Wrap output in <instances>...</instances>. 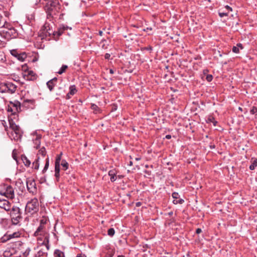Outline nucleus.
Listing matches in <instances>:
<instances>
[{"instance_id":"nucleus-51","label":"nucleus","mask_w":257,"mask_h":257,"mask_svg":"<svg viewBox=\"0 0 257 257\" xmlns=\"http://www.w3.org/2000/svg\"><path fill=\"white\" fill-rule=\"evenodd\" d=\"M225 9L226 10H227L228 11V12L229 11H232V8L231 7H230L228 5H226L225 7Z\"/></svg>"},{"instance_id":"nucleus-55","label":"nucleus","mask_w":257,"mask_h":257,"mask_svg":"<svg viewBox=\"0 0 257 257\" xmlns=\"http://www.w3.org/2000/svg\"><path fill=\"white\" fill-rule=\"evenodd\" d=\"M142 205V203L141 202H138L136 203V206L137 207H140Z\"/></svg>"},{"instance_id":"nucleus-50","label":"nucleus","mask_w":257,"mask_h":257,"mask_svg":"<svg viewBox=\"0 0 257 257\" xmlns=\"http://www.w3.org/2000/svg\"><path fill=\"white\" fill-rule=\"evenodd\" d=\"M144 173L147 174L148 176H150L151 175V171L149 170H145L144 171Z\"/></svg>"},{"instance_id":"nucleus-19","label":"nucleus","mask_w":257,"mask_h":257,"mask_svg":"<svg viewBox=\"0 0 257 257\" xmlns=\"http://www.w3.org/2000/svg\"><path fill=\"white\" fill-rule=\"evenodd\" d=\"M55 177L57 182H58L60 178V165H55Z\"/></svg>"},{"instance_id":"nucleus-23","label":"nucleus","mask_w":257,"mask_h":257,"mask_svg":"<svg viewBox=\"0 0 257 257\" xmlns=\"http://www.w3.org/2000/svg\"><path fill=\"white\" fill-rule=\"evenodd\" d=\"M49 166V160L48 157L45 159V164L44 169L42 170V173H45L48 169Z\"/></svg>"},{"instance_id":"nucleus-6","label":"nucleus","mask_w":257,"mask_h":257,"mask_svg":"<svg viewBox=\"0 0 257 257\" xmlns=\"http://www.w3.org/2000/svg\"><path fill=\"white\" fill-rule=\"evenodd\" d=\"M17 88V85L11 82H7L2 84L0 87L1 92H9L10 93L15 92Z\"/></svg>"},{"instance_id":"nucleus-3","label":"nucleus","mask_w":257,"mask_h":257,"mask_svg":"<svg viewBox=\"0 0 257 257\" xmlns=\"http://www.w3.org/2000/svg\"><path fill=\"white\" fill-rule=\"evenodd\" d=\"M1 29L0 31L1 35L7 40L16 38L18 35L17 30L13 27H5L4 24V26Z\"/></svg>"},{"instance_id":"nucleus-29","label":"nucleus","mask_w":257,"mask_h":257,"mask_svg":"<svg viewBox=\"0 0 257 257\" xmlns=\"http://www.w3.org/2000/svg\"><path fill=\"white\" fill-rule=\"evenodd\" d=\"M61 165L64 168V170H66L68 168V163L65 160L62 161Z\"/></svg>"},{"instance_id":"nucleus-31","label":"nucleus","mask_w":257,"mask_h":257,"mask_svg":"<svg viewBox=\"0 0 257 257\" xmlns=\"http://www.w3.org/2000/svg\"><path fill=\"white\" fill-rule=\"evenodd\" d=\"M13 255V252H12L10 250H6L4 253L3 255L4 257H10Z\"/></svg>"},{"instance_id":"nucleus-22","label":"nucleus","mask_w":257,"mask_h":257,"mask_svg":"<svg viewBox=\"0 0 257 257\" xmlns=\"http://www.w3.org/2000/svg\"><path fill=\"white\" fill-rule=\"evenodd\" d=\"M77 92V89L75 85H70L69 87V94H71V95H73Z\"/></svg>"},{"instance_id":"nucleus-39","label":"nucleus","mask_w":257,"mask_h":257,"mask_svg":"<svg viewBox=\"0 0 257 257\" xmlns=\"http://www.w3.org/2000/svg\"><path fill=\"white\" fill-rule=\"evenodd\" d=\"M256 112H257V108L253 106L250 110V113L252 114H254Z\"/></svg>"},{"instance_id":"nucleus-52","label":"nucleus","mask_w":257,"mask_h":257,"mask_svg":"<svg viewBox=\"0 0 257 257\" xmlns=\"http://www.w3.org/2000/svg\"><path fill=\"white\" fill-rule=\"evenodd\" d=\"M201 232H202V229H201V228H198L196 230V233L197 234H199V233H200Z\"/></svg>"},{"instance_id":"nucleus-36","label":"nucleus","mask_w":257,"mask_h":257,"mask_svg":"<svg viewBox=\"0 0 257 257\" xmlns=\"http://www.w3.org/2000/svg\"><path fill=\"white\" fill-rule=\"evenodd\" d=\"M61 155H62V153H61V154H60L59 156H58L57 157L56 161H55V165H60V161H61Z\"/></svg>"},{"instance_id":"nucleus-14","label":"nucleus","mask_w":257,"mask_h":257,"mask_svg":"<svg viewBox=\"0 0 257 257\" xmlns=\"http://www.w3.org/2000/svg\"><path fill=\"white\" fill-rule=\"evenodd\" d=\"M68 29H71V28L67 26H65L64 25H61L58 29L57 32H54L53 35L55 36L56 34L57 36H61L64 32V31L68 30Z\"/></svg>"},{"instance_id":"nucleus-26","label":"nucleus","mask_w":257,"mask_h":257,"mask_svg":"<svg viewBox=\"0 0 257 257\" xmlns=\"http://www.w3.org/2000/svg\"><path fill=\"white\" fill-rule=\"evenodd\" d=\"M257 167V159H254L251 163V164L249 166V169L253 170Z\"/></svg>"},{"instance_id":"nucleus-63","label":"nucleus","mask_w":257,"mask_h":257,"mask_svg":"<svg viewBox=\"0 0 257 257\" xmlns=\"http://www.w3.org/2000/svg\"><path fill=\"white\" fill-rule=\"evenodd\" d=\"M109 73H110V74H113V73H114V71H113L112 69H110L109 70Z\"/></svg>"},{"instance_id":"nucleus-16","label":"nucleus","mask_w":257,"mask_h":257,"mask_svg":"<svg viewBox=\"0 0 257 257\" xmlns=\"http://www.w3.org/2000/svg\"><path fill=\"white\" fill-rule=\"evenodd\" d=\"M45 232V226L42 225H39L36 231L34 232V235L37 236L44 234Z\"/></svg>"},{"instance_id":"nucleus-33","label":"nucleus","mask_w":257,"mask_h":257,"mask_svg":"<svg viewBox=\"0 0 257 257\" xmlns=\"http://www.w3.org/2000/svg\"><path fill=\"white\" fill-rule=\"evenodd\" d=\"M31 251V249L30 247H27L25 250V251H22L23 254V256L24 257H26L29 254Z\"/></svg>"},{"instance_id":"nucleus-28","label":"nucleus","mask_w":257,"mask_h":257,"mask_svg":"<svg viewBox=\"0 0 257 257\" xmlns=\"http://www.w3.org/2000/svg\"><path fill=\"white\" fill-rule=\"evenodd\" d=\"M39 153L42 156L43 158H44L46 155V151L45 147H42L39 151Z\"/></svg>"},{"instance_id":"nucleus-56","label":"nucleus","mask_w":257,"mask_h":257,"mask_svg":"<svg viewBox=\"0 0 257 257\" xmlns=\"http://www.w3.org/2000/svg\"><path fill=\"white\" fill-rule=\"evenodd\" d=\"M165 138L167 139H170L171 138V136L170 135H167L166 136Z\"/></svg>"},{"instance_id":"nucleus-20","label":"nucleus","mask_w":257,"mask_h":257,"mask_svg":"<svg viewBox=\"0 0 257 257\" xmlns=\"http://www.w3.org/2000/svg\"><path fill=\"white\" fill-rule=\"evenodd\" d=\"M40 157H38L32 163V168L35 170H38L40 166Z\"/></svg>"},{"instance_id":"nucleus-42","label":"nucleus","mask_w":257,"mask_h":257,"mask_svg":"<svg viewBox=\"0 0 257 257\" xmlns=\"http://www.w3.org/2000/svg\"><path fill=\"white\" fill-rule=\"evenodd\" d=\"M232 50V52L235 53H238L239 52V48H238L237 47H236V46H233Z\"/></svg>"},{"instance_id":"nucleus-54","label":"nucleus","mask_w":257,"mask_h":257,"mask_svg":"<svg viewBox=\"0 0 257 257\" xmlns=\"http://www.w3.org/2000/svg\"><path fill=\"white\" fill-rule=\"evenodd\" d=\"M4 46H5V43L3 41L0 40V47H3Z\"/></svg>"},{"instance_id":"nucleus-4","label":"nucleus","mask_w":257,"mask_h":257,"mask_svg":"<svg viewBox=\"0 0 257 257\" xmlns=\"http://www.w3.org/2000/svg\"><path fill=\"white\" fill-rule=\"evenodd\" d=\"M39 203L38 200L34 198L27 202L25 210L28 213L33 215L39 211Z\"/></svg>"},{"instance_id":"nucleus-62","label":"nucleus","mask_w":257,"mask_h":257,"mask_svg":"<svg viewBox=\"0 0 257 257\" xmlns=\"http://www.w3.org/2000/svg\"><path fill=\"white\" fill-rule=\"evenodd\" d=\"M98 34L100 35V36H102V34H103V31H99V32H98Z\"/></svg>"},{"instance_id":"nucleus-59","label":"nucleus","mask_w":257,"mask_h":257,"mask_svg":"<svg viewBox=\"0 0 257 257\" xmlns=\"http://www.w3.org/2000/svg\"><path fill=\"white\" fill-rule=\"evenodd\" d=\"M212 123L214 126H216L217 123V121L214 120Z\"/></svg>"},{"instance_id":"nucleus-49","label":"nucleus","mask_w":257,"mask_h":257,"mask_svg":"<svg viewBox=\"0 0 257 257\" xmlns=\"http://www.w3.org/2000/svg\"><path fill=\"white\" fill-rule=\"evenodd\" d=\"M236 47H237L238 48H239V49H241V50L243 48L242 45L241 43L237 44Z\"/></svg>"},{"instance_id":"nucleus-64","label":"nucleus","mask_w":257,"mask_h":257,"mask_svg":"<svg viewBox=\"0 0 257 257\" xmlns=\"http://www.w3.org/2000/svg\"><path fill=\"white\" fill-rule=\"evenodd\" d=\"M129 166H131L133 165V162L130 161L128 163V164Z\"/></svg>"},{"instance_id":"nucleus-61","label":"nucleus","mask_w":257,"mask_h":257,"mask_svg":"<svg viewBox=\"0 0 257 257\" xmlns=\"http://www.w3.org/2000/svg\"><path fill=\"white\" fill-rule=\"evenodd\" d=\"M25 102H32L33 101V100H30V99H26L25 100Z\"/></svg>"},{"instance_id":"nucleus-34","label":"nucleus","mask_w":257,"mask_h":257,"mask_svg":"<svg viewBox=\"0 0 257 257\" xmlns=\"http://www.w3.org/2000/svg\"><path fill=\"white\" fill-rule=\"evenodd\" d=\"M218 15L220 18H223L228 15V12H222L220 10L218 12Z\"/></svg>"},{"instance_id":"nucleus-41","label":"nucleus","mask_w":257,"mask_h":257,"mask_svg":"<svg viewBox=\"0 0 257 257\" xmlns=\"http://www.w3.org/2000/svg\"><path fill=\"white\" fill-rule=\"evenodd\" d=\"M215 120L214 118L212 116H209L208 118H207V119L206 120V122L207 123H209V122H213V121Z\"/></svg>"},{"instance_id":"nucleus-30","label":"nucleus","mask_w":257,"mask_h":257,"mask_svg":"<svg viewBox=\"0 0 257 257\" xmlns=\"http://www.w3.org/2000/svg\"><path fill=\"white\" fill-rule=\"evenodd\" d=\"M106 40L105 39H102L100 42L101 44H102L101 46V48L103 49H106L108 48V44H106Z\"/></svg>"},{"instance_id":"nucleus-13","label":"nucleus","mask_w":257,"mask_h":257,"mask_svg":"<svg viewBox=\"0 0 257 257\" xmlns=\"http://www.w3.org/2000/svg\"><path fill=\"white\" fill-rule=\"evenodd\" d=\"M11 127L13 130L12 133L17 134L18 135V137L17 138H16L17 139V141L21 140L22 137V133L19 126L14 124L11 125Z\"/></svg>"},{"instance_id":"nucleus-24","label":"nucleus","mask_w":257,"mask_h":257,"mask_svg":"<svg viewBox=\"0 0 257 257\" xmlns=\"http://www.w3.org/2000/svg\"><path fill=\"white\" fill-rule=\"evenodd\" d=\"M46 84H47V86L48 89H49V90L50 91H53V90L54 89V87L56 85V84L50 81H48L47 82Z\"/></svg>"},{"instance_id":"nucleus-44","label":"nucleus","mask_w":257,"mask_h":257,"mask_svg":"<svg viewBox=\"0 0 257 257\" xmlns=\"http://www.w3.org/2000/svg\"><path fill=\"white\" fill-rule=\"evenodd\" d=\"M46 222H47L46 219H41L40 220V224L45 226V225L46 223Z\"/></svg>"},{"instance_id":"nucleus-47","label":"nucleus","mask_w":257,"mask_h":257,"mask_svg":"<svg viewBox=\"0 0 257 257\" xmlns=\"http://www.w3.org/2000/svg\"><path fill=\"white\" fill-rule=\"evenodd\" d=\"M2 16L0 14V28H3V27L4 26V24H3L2 23Z\"/></svg>"},{"instance_id":"nucleus-12","label":"nucleus","mask_w":257,"mask_h":257,"mask_svg":"<svg viewBox=\"0 0 257 257\" xmlns=\"http://www.w3.org/2000/svg\"><path fill=\"white\" fill-rule=\"evenodd\" d=\"M3 194L8 198H14L15 197V194L13 187L11 185L7 186L6 190Z\"/></svg>"},{"instance_id":"nucleus-53","label":"nucleus","mask_w":257,"mask_h":257,"mask_svg":"<svg viewBox=\"0 0 257 257\" xmlns=\"http://www.w3.org/2000/svg\"><path fill=\"white\" fill-rule=\"evenodd\" d=\"M12 136H13V139L17 141V139L16 138H17L18 136V135L17 134H13L12 133Z\"/></svg>"},{"instance_id":"nucleus-17","label":"nucleus","mask_w":257,"mask_h":257,"mask_svg":"<svg viewBox=\"0 0 257 257\" xmlns=\"http://www.w3.org/2000/svg\"><path fill=\"white\" fill-rule=\"evenodd\" d=\"M108 175L110 177V181L111 182H114L116 180V172L115 170L112 169L109 171Z\"/></svg>"},{"instance_id":"nucleus-8","label":"nucleus","mask_w":257,"mask_h":257,"mask_svg":"<svg viewBox=\"0 0 257 257\" xmlns=\"http://www.w3.org/2000/svg\"><path fill=\"white\" fill-rule=\"evenodd\" d=\"M11 54L17 58L19 61L23 62L27 58V54L25 52L19 53L16 49L10 51Z\"/></svg>"},{"instance_id":"nucleus-60","label":"nucleus","mask_w":257,"mask_h":257,"mask_svg":"<svg viewBox=\"0 0 257 257\" xmlns=\"http://www.w3.org/2000/svg\"><path fill=\"white\" fill-rule=\"evenodd\" d=\"M173 214V211H170L168 213V215L169 216H171Z\"/></svg>"},{"instance_id":"nucleus-1","label":"nucleus","mask_w":257,"mask_h":257,"mask_svg":"<svg viewBox=\"0 0 257 257\" xmlns=\"http://www.w3.org/2000/svg\"><path fill=\"white\" fill-rule=\"evenodd\" d=\"M60 5L59 0H50L44 6V10L47 14V19L50 21L53 20L59 12Z\"/></svg>"},{"instance_id":"nucleus-37","label":"nucleus","mask_w":257,"mask_h":257,"mask_svg":"<svg viewBox=\"0 0 257 257\" xmlns=\"http://www.w3.org/2000/svg\"><path fill=\"white\" fill-rule=\"evenodd\" d=\"M141 50L149 51L151 53L153 50V47L151 46H149L148 47L142 48Z\"/></svg>"},{"instance_id":"nucleus-40","label":"nucleus","mask_w":257,"mask_h":257,"mask_svg":"<svg viewBox=\"0 0 257 257\" xmlns=\"http://www.w3.org/2000/svg\"><path fill=\"white\" fill-rule=\"evenodd\" d=\"M12 157L13 159L16 161H18L17 157V153H16V150H14L12 152Z\"/></svg>"},{"instance_id":"nucleus-35","label":"nucleus","mask_w":257,"mask_h":257,"mask_svg":"<svg viewBox=\"0 0 257 257\" xmlns=\"http://www.w3.org/2000/svg\"><path fill=\"white\" fill-rule=\"evenodd\" d=\"M184 202V200L183 199H180L179 200H174L173 201V203L174 204H182Z\"/></svg>"},{"instance_id":"nucleus-27","label":"nucleus","mask_w":257,"mask_h":257,"mask_svg":"<svg viewBox=\"0 0 257 257\" xmlns=\"http://www.w3.org/2000/svg\"><path fill=\"white\" fill-rule=\"evenodd\" d=\"M68 66L66 65H62L59 70L57 72L59 74H62L67 69Z\"/></svg>"},{"instance_id":"nucleus-11","label":"nucleus","mask_w":257,"mask_h":257,"mask_svg":"<svg viewBox=\"0 0 257 257\" xmlns=\"http://www.w3.org/2000/svg\"><path fill=\"white\" fill-rule=\"evenodd\" d=\"M0 208L7 211H10L12 208V204L5 199H0Z\"/></svg>"},{"instance_id":"nucleus-45","label":"nucleus","mask_w":257,"mask_h":257,"mask_svg":"<svg viewBox=\"0 0 257 257\" xmlns=\"http://www.w3.org/2000/svg\"><path fill=\"white\" fill-rule=\"evenodd\" d=\"M57 80H58V79L57 77H54L53 78V79L50 80L49 81L52 82H53L55 84H56L57 83Z\"/></svg>"},{"instance_id":"nucleus-46","label":"nucleus","mask_w":257,"mask_h":257,"mask_svg":"<svg viewBox=\"0 0 257 257\" xmlns=\"http://www.w3.org/2000/svg\"><path fill=\"white\" fill-rule=\"evenodd\" d=\"M76 257H87V256L84 253H80L77 254Z\"/></svg>"},{"instance_id":"nucleus-21","label":"nucleus","mask_w":257,"mask_h":257,"mask_svg":"<svg viewBox=\"0 0 257 257\" xmlns=\"http://www.w3.org/2000/svg\"><path fill=\"white\" fill-rule=\"evenodd\" d=\"M54 255L55 257H65L64 253L59 249L55 250Z\"/></svg>"},{"instance_id":"nucleus-43","label":"nucleus","mask_w":257,"mask_h":257,"mask_svg":"<svg viewBox=\"0 0 257 257\" xmlns=\"http://www.w3.org/2000/svg\"><path fill=\"white\" fill-rule=\"evenodd\" d=\"M206 80L208 82H210L212 80V79H213V76L211 74H208L207 76H206Z\"/></svg>"},{"instance_id":"nucleus-38","label":"nucleus","mask_w":257,"mask_h":257,"mask_svg":"<svg viewBox=\"0 0 257 257\" xmlns=\"http://www.w3.org/2000/svg\"><path fill=\"white\" fill-rule=\"evenodd\" d=\"M172 197L175 199L174 200H177V199L179 198L180 195L178 193L174 192L172 194Z\"/></svg>"},{"instance_id":"nucleus-5","label":"nucleus","mask_w":257,"mask_h":257,"mask_svg":"<svg viewBox=\"0 0 257 257\" xmlns=\"http://www.w3.org/2000/svg\"><path fill=\"white\" fill-rule=\"evenodd\" d=\"M49 234H46L44 235V240L42 244L45 245L46 246V250L41 249L39 250L37 253L36 254V257H41V256H46L47 255V251L49 249L50 245H49Z\"/></svg>"},{"instance_id":"nucleus-58","label":"nucleus","mask_w":257,"mask_h":257,"mask_svg":"<svg viewBox=\"0 0 257 257\" xmlns=\"http://www.w3.org/2000/svg\"><path fill=\"white\" fill-rule=\"evenodd\" d=\"M45 34H46V35H47V34H48V35H51L50 32H48V29H46V32H45Z\"/></svg>"},{"instance_id":"nucleus-48","label":"nucleus","mask_w":257,"mask_h":257,"mask_svg":"<svg viewBox=\"0 0 257 257\" xmlns=\"http://www.w3.org/2000/svg\"><path fill=\"white\" fill-rule=\"evenodd\" d=\"M110 55L109 53H106L104 55V58L105 59L109 60L110 59Z\"/></svg>"},{"instance_id":"nucleus-9","label":"nucleus","mask_w":257,"mask_h":257,"mask_svg":"<svg viewBox=\"0 0 257 257\" xmlns=\"http://www.w3.org/2000/svg\"><path fill=\"white\" fill-rule=\"evenodd\" d=\"M21 235V233L20 231H16L13 233H10L8 231L4 236L2 237V241L5 242L12 238H16L20 237Z\"/></svg>"},{"instance_id":"nucleus-2","label":"nucleus","mask_w":257,"mask_h":257,"mask_svg":"<svg viewBox=\"0 0 257 257\" xmlns=\"http://www.w3.org/2000/svg\"><path fill=\"white\" fill-rule=\"evenodd\" d=\"M10 216L12 221V226H20V221L22 219V212L19 207L13 206L10 210Z\"/></svg>"},{"instance_id":"nucleus-25","label":"nucleus","mask_w":257,"mask_h":257,"mask_svg":"<svg viewBox=\"0 0 257 257\" xmlns=\"http://www.w3.org/2000/svg\"><path fill=\"white\" fill-rule=\"evenodd\" d=\"M91 108L94 111L95 113H97L100 111V109L98 106L95 104H91Z\"/></svg>"},{"instance_id":"nucleus-18","label":"nucleus","mask_w":257,"mask_h":257,"mask_svg":"<svg viewBox=\"0 0 257 257\" xmlns=\"http://www.w3.org/2000/svg\"><path fill=\"white\" fill-rule=\"evenodd\" d=\"M21 159L26 167H29L30 166L31 162L25 155L21 156Z\"/></svg>"},{"instance_id":"nucleus-57","label":"nucleus","mask_w":257,"mask_h":257,"mask_svg":"<svg viewBox=\"0 0 257 257\" xmlns=\"http://www.w3.org/2000/svg\"><path fill=\"white\" fill-rule=\"evenodd\" d=\"M71 94H69V92L67 94L66 96V99H69L70 98V95Z\"/></svg>"},{"instance_id":"nucleus-10","label":"nucleus","mask_w":257,"mask_h":257,"mask_svg":"<svg viewBox=\"0 0 257 257\" xmlns=\"http://www.w3.org/2000/svg\"><path fill=\"white\" fill-rule=\"evenodd\" d=\"M20 107L18 101L16 103L11 101L10 104L8 105L7 109L8 112H11L13 114H14L18 111V108H20Z\"/></svg>"},{"instance_id":"nucleus-32","label":"nucleus","mask_w":257,"mask_h":257,"mask_svg":"<svg viewBox=\"0 0 257 257\" xmlns=\"http://www.w3.org/2000/svg\"><path fill=\"white\" fill-rule=\"evenodd\" d=\"M115 233V230L114 229V228H110L109 229H108V231H107V234L112 237L114 235Z\"/></svg>"},{"instance_id":"nucleus-7","label":"nucleus","mask_w":257,"mask_h":257,"mask_svg":"<svg viewBox=\"0 0 257 257\" xmlns=\"http://www.w3.org/2000/svg\"><path fill=\"white\" fill-rule=\"evenodd\" d=\"M27 187L28 191L32 194H35L37 192L36 184L34 179L32 178H28L26 181Z\"/></svg>"},{"instance_id":"nucleus-15","label":"nucleus","mask_w":257,"mask_h":257,"mask_svg":"<svg viewBox=\"0 0 257 257\" xmlns=\"http://www.w3.org/2000/svg\"><path fill=\"white\" fill-rule=\"evenodd\" d=\"M23 78L27 80H32L34 77V73L33 71H25L22 73Z\"/></svg>"}]
</instances>
